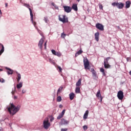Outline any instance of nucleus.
<instances>
[{
	"label": "nucleus",
	"mask_w": 131,
	"mask_h": 131,
	"mask_svg": "<svg viewBox=\"0 0 131 131\" xmlns=\"http://www.w3.org/2000/svg\"><path fill=\"white\" fill-rule=\"evenodd\" d=\"M20 108H21V105H18L16 106L14 104L10 103V105L8 107L7 109L9 113L13 116L20 110Z\"/></svg>",
	"instance_id": "f257e3e1"
},
{
	"label": "nucleus",
	"mask_w": 131,
	"mask_h": 131,
	"mask_svg": "<svg viewBox=\"0 0 131 131\" xmlns=\"http://www.w3.org/2000/svg\"><path fill=\"white\" fill-rule=\"evenodd\" d=\"M43 125L45 129H48L51 126V123L49 122V118H46L43 121Z\"/></svg>",
	"instance_id": "f03ea898"
},
{
	"label": "nucleus",
	"mask_w": 131,
	"mask_h": 131,
	"mask_svg": "<svg viewBox=\"0 0 131 131\" xmlns=\"http://www.w3.org/2000/svg\"><path fill=\"white\" fill-rule=\"evenodd\" d=\"M112 5L114 6V7H117V8H118V9H123V7H124V4L120 2V3H113L112 4Z\"/></svg>",
	"instance_id": "7ed1b4c3"
},
{
	"label": "nucleus",
	"mask_w": 131,
	"mask_h": 131,
	"mask_svg": "<svg viewBox=\"0 0 131 131\" xmlns=\"http://www.w3.org/2000/svg\"><path fill=\"white\" fill-rule=\"evenodd\" d=\"M83 63L85 69H88L89 70L90 68H89V66H90V62L87 58H84Z\"/></svg>",
	"instance_id": "20e7f679"
},
{
	"label": "nucleus",
	"mask_w": 131,
	"mask_h": 131,
	"mask_svg": "<svg viewBox=\"0 0 131 131\" xmlns=\"http://www.w3.org/2000/svg\"><path fill=\"white\" fill-rule=\"evenodd\" d=\"M59 20L62 23H67L68 22V18H66V15H62V18L59 15Z\"/></svg>",
	"instance_id": "39448f33"
},
{
	"label": "nucleus",
	"mask_w": 131,
	"mask_h": 131,
	"mask_svg": "<svg viewBox=\"0 0 131 131\" xmlns=\"http://www.w3.org/2000/svg\"><path fill=\"white\" fill-rule=\"evenodd\" d=\"M96 28L101 31H104V26L100 23H97L96 24Z\"/></svg>",
	"instance_id": "423d86ee"
},
{
	"label": "nucleus",
	"mask_w": 131,
	"mask_h": 131,
	"mask_svg": "<svg viewBox=\"0 0 131 131\" xmlns=\"http://www.w3.org/2000/svg\"><path fill=\"white\" fill-rule=\"evenodd\" d=\"M117 97L119 100H123L124 95H123V92L119 91L117 94Z\"/></svg>",
	"instance_id": "0eeeda50"
},
{
	"label": "nucleus",
	"mask_w": 131,
	"mask_h": 131,
	"mask_svg": "<svg viewBox=\"0 0 131 131\" xmlns=\"http://www.w3.org/2000/svg\"><path fill=\"white\" fill-rule=\"evenodd\" d=\"M63 9H64V12H66V13H70V12H71V11H72V8H71V7L68 6H63Z\"/></svg>",
	"instance_id": "6e6552de"
},
{
	"label": "nucleus",
	"mask_w": 131,
	"mask_h": 131,
	"mask_svg": "<svg viewBox=\"0 0 131 131\" xmlns=\"http://www.w3.org/2000/svg\"><path fill=\"white\" fill-rule=\"evenodd\" d=\"M30 13L31 16V21L32 22V24L35 26V25H36V22L33 21V13H32V10L31 9H30Z\"/></svg>",
	"instance_id": "1a4fd4ad"
},
{
	"label": "nucleus",
	"mask_w": 131,
	"mask_h": 131,
	"mask_svg": "<svg viewBox=\"0 0 131 131\" xmlns=\"http://www.w3.org/2000/svg\"><path fill=\"white\" fill-rule=\"evenodd\" d=\"M91 72L94 79L97 80L98 78V76H97V72L95 71V69H91Z\"/></svg>",
	"instance_id": "9d476101"
},
{
	"label": "nucleus",
	"mask_w": 131,
	"mask_h": 131,
	"mask_svg": "<svg viewBox=\"0 0 131 131\" xmlns=\"http://www.w3.org/2000/svg\"><path fill=\"white\" fill-rule=\"evenodd\" d=\"M43 43V39L42 38L40 39L38 44V47L39 48V49L41 50V51L42 50V44Z\"/></svg>",
	"instance_id": "9b49d317"
},
{
	"label": "nucleus",
	"mask_w": 131,
	"mask_h": 131,
	"mask_svg": "<svg viewBox=\"0 0 131 131\" xmlns=\"http://www.w3.org/2000/svg\"><path fill=\"white\" fill-rule=\"evenodd\" d=\"M5 69L7 70H8L7 71V73L8 75H11L13 74V72H14V70H12L11 69H10V68L5 67Z\"/></svg>",
	"instance_id": "f8f14e48"
},
{
	"label": "nucleus",
	"mask_w": 131,
	"mask_h": 131,
	"mask_svg": "<svg viewBox=\"0 0 131 131\" xmlns=\"http://www.w3.org/2000/svg\"><path fill=\"white\" fill-rule=\"evenodd\" d=\"M68 123H69V121L64 119H62L61 120V122H60V124L61 125H64L65 124H68Z\"/></svg>",
	"instance_id": "ddd939ff"
},
{
	"label": "nucleus",
	"mask_w": 131,
	"mask_h": 131,
	"mask_svg": "<svg viewBox=\"0 0 131 131\" xmlns=\"http://www.w3.org/2000/svg\"><path fill=\"white\" fill-rule=\"evenodd\" d=\"M0 46H1L2 48L0 50V56H2V54L5 52V47H4V45L0 43Z\"/></svg>",
	"instance_id": "4468645a"
},
{
	"label": "nucleus",
	"mask_w": 131,
	"mask_h": 131,
	"mask_svg": "<svg viewBox=\"0 0 131 131\" xmlns=\"http://www.w3.org/2000/svg\"><path fill=\"white\" fill-rule=\"evenodd\" d=\"M131 2L129 1H128L125 2V8L126 9H128L130 7Z\"/></svg>",
	"instance_id": "2eb2a0df"
},
{
	"label": "nucleus",
	"mask_w": 131,
	"mask_h": 131,
	"mask_svg": "<svg viewBox=\"0 0 131 131\" xmlns=\"http://www.w3.org/2000/svg\"><path fill=\"white\" fill-rule=\"evenodd\" d=\"M99 35H100V33H99V32H97L95 33V39L97 41H99Z\"/></svg>",
	"instance_id": "dca6fc26"
},
{
	"label": "nucleus",
	"mask_w": 131,
	"mask_h": 131,
	"mask_svg": "<svg viewBox=\"0 0 131 131\" xmlns=\"http://www.w3.org/2000/svg\"><path fill=\"white\" fill-rule=\"evenodd\" d=\"M23 86V82H20L18 84H17L16 88L18 90L21 89Z\"/></svg>",
	"instance_id": "f3484780"
},
{
	"label": "nucleus",
	"mask_w": 131,
	"mask_h": 131,
	"mask_svg": "<svg viewBox=\"0 0 131 131\" xmlns=\"http://www.w3.org/2000/svg\"><path fill=\"white\" fill-rule=\"evenodd\" d=\"M72 9L74 10V11H77L78 9L77 8V4H73L72 6Z\"/></svg>",
	"instance_id": "a211bd4d"
},
{
	"label": "nucleus",
	"mask_w": 131,
	"mask_h": 131,
	"mask_svg": "<svg viewBox=\"0 0 131 131\" xmlns=\"http://www.w3.org/2000/svg\"><path fill=\"white\" fill-rule=\"evenodd\" d=\"M104 68H105L106 69H108L109 68H110V67H111V66H110V64H109V63H104Z\"/></svg>",
	"instance_id": "6ab92c4d"
},
{
	"label": "nucleus",
	"mask_w": 131,
	"mask_h": 131,
	"mask_svg": "<svg viewBox=\"0 0 131 131\" xmlns=\"http://www.w3.org/2000/svg\"><path fill=\"white\" fill-rule=\"evenodd\" d=\"M89 116V111L87 110L85 111L84 116H83V119H86L88 118V117Z\"/></svg>",
	"instance_id": "aec40b11"
},
{
	"label": "nucleus",
	"mask_w": 131,
	"mask_h": 131,
	"mask_svg": "<svg viewBox=\"0 0 131 131\" xmlns=\"http://www.w3.org/2000/svg\"><path fill=\"white\" fill-rule=\"evenodd\" d=\"M69 96L70 100H73V99H74L75 95L74 94V93H71L69 94Z\"/></svg>",
	"instance_id": "412c9836"
},
{
	"label": "nucleus",
	"mask_w": 131,
	"mask_h": 131,
	"mask_svg": "<svg viewBox=\"0 0 131 131\" xmlns=\"http://www.w3.org/2000/svg\"><path fill=\"white\" fill-rule=\"evenodd\" d=\"M96 97L97 98H101L102 97V96L101 95V91L98 90L97 94H96Z\"/></svg>",
	"instance_id": "4be33fe9"
},
{
	"label": "nucleus",
	"mask_w": 131,
	"mask_h": 131,
	"mask_svg": "<svg viewBox=\"0 0 131 131\" xmlns=\"http://www.w3.org/2000/svg\"><path fill=\"white\" fill-rule=\"evenodd\" d=\"M80 54H82V50H80L79 51L77 52V53H76L75 57H77V56H79V55H80Z\"/></svg>",
	"instance_id": "5701e85b"
},
{
	"label": "nucleus",
	"mask_w": 131,
	"mask_h": 131,
	"mask_svg": "<svg viewBox=\"0 0 131 131\" xmlns=\"http://www.w3.org/2000/svg\"><path fill=\"white\" fill-rule=\"evenodd\" d=\"M81 84V79H79L78 81L77 82L76 85V86H80Z\"/></svg>",
	"instance_id": "b1692460"
},
{
	"label": "nucleus",
	"mask_w": 131,
	"mask_h": 131,
	"mask_svg": "<svg viewBox=\"0 0 131 131\" xmlns=\"http://www.w3.org/2000/svg\"><path fill=\"white\" fill-rule=\"evenodd\" d=\"M75 93L76 94H79L80 93V88L77 87L75 89Z\"/></svg>",
	"instance_id": "393cba45"
},
{
	"label": "nucleus",
	"mask_w": 131,
	"mask_h": 131,
	"mask_svg": "<svg viewBox=\"0 0 131 131\" xmlns=\"http://www.w3.org/2000/svg\"><path fill=\"white\" fill-rule=\"evenodd\" d=\"M62 90H63V86H60L59 88L58 89V90H57V95H58V94L61 93V92H62Z\"/></svg>",
	"instance_id": "a878e982"
},
{
	"label": "nucleus",
	"mask_w": 131,
	"mask_h": 131,
	"mask_svg": "<svg viewBox=\"0 0 131 131\" xmlns=\"http://www.w3.org/2000/svg\"><path fill=\"white\" fill-rule=\"evenodd\" d=\"M111 59V57H108L104 60V63H109L108 61Z\"/></svg>",
	"instance_id": "bb28decb"
},
{
	"label": "nucleus",
	"mask_w": 131,
	"mask_h": 131,
	"mask_svg": "<svg viewBox=\"0 0 131 131\" xmlns=\"http://www.w3.org/2000/svg\"><path fill=\"white\" fill-rule=\"evenodd\" d=\"M20 79H21V74H18V75H17V82H20Z\"/></svg>",
	"instance_id": "cd10ccee"
},
{
	"label": "nucleus",
	"mask_w": 131,
	"mask_h": 131,
	"mask_svg": "<svg viewBox=\"0 0 131 131\" xmlns=\"http://www.w3.org/2000/svg\"><path fill=\"white\" fill-rule=\"evenodd\" d=\"M24 6H25V7H26V8H28L29 11H30V9H31V8H30V6L29 5V4H24Z\"/></svg>",
	"instance_id": "c85d7f7f"
},
{
	"label": "nucleus",
	"mask_w": 131,
	"mask_h": 131,
	"mask_svg": "<svg viewBox=\"0 0 131 131\" xmlns=\"http://www.w3.org/2000/svg\"><path fill=\"white\" fill-rule=\"evenodd\" d=\"M62 101V97L61 96H58L57 98V102H61Z\"/></svg>",
	"instance_id": "c756f323"
},
{
	"label": "nucleus",
	"mask_w": 131,
	"mask_h": 131,
	"mask_svg": "<svg viewBox=\"0 0 131 131\" xmlns=\"http://www.w3.org/2000/svg\"><path fill=\"white\" fill-rule=\"evenodd\" d=\"M64 116L63 115H62V114H59L58 116H57V119H60L62 118V117H63Z\"/></svg>",
	"instance_id": "7c9ffc66"
},
{
	"label": "nucleus",
	"mask_w": 131,
	"mask_h": 131,
	"mask_svg": "<svg viewBox=\"0 0 131 131\" xmlns=\"http://www.w3.org/2000/svg\"><path fill=\"white\" fill-rule=\"evenodd\" d=\"M15 92H16V87H14V88L12 89V91L11 92L12 95H14Z\"/></svg>",
	"instance_id": "2f4dec72"
},
{
	"label": "nucleus",
	"mask_w": 131,
	"mask_h": 131,
	"mask_svg": "<svg viewBox=\"0 0 131 131\" xmlns=\"http://www.w3.org/2000/svg\"><path fill=\"white\" fill-rule=\"evenodd\" d=\"M43 20L45 21V22L46 23H48L49 22V19H48L47 17H45L44 19H43Z\"/></svg>",
	"instance_id": "473e14b6"
},
{
	"label": "nucleus",
	"mask_w": 131,
	"mask_h": 131,
	"mask_svg": "<svg viewBox=\"0 0 131 131\" xmlns=\"http://www.w3.org/2000/svg\"><path fill=\"white\" fill-rule=\"evenodd\" d=\"M55 56H57V57H61V53H60V52H56L55 53Z\"/></svg>",
	"instance_id": "72a5a7b5"
},
{
	"label": "nucleus",
	"mask_w": 131,
	"mask_h": 131,
	"mask_svg": "<svg viewBox=\"0 0 131 131\" xmlns=\"http://www.w3.org/2000/svg\"><path fill=\"white\" fill-rule=\"evenodd\" d=\"M51 52H52V54L53 55H54V56L56 55V53H57V52H56V51L55 50H54V49H52L51 50Z\"/></svg>",
	"instance_id": "f704fd0d"
},
{
	"label": "nucleus",
	"mask_w": 131,
	"mask_h": 131,
	"mask_svg": "<svg viewBox=\"0 0 131 131\" xmlns=\"http://www.w3.org/2000/svg\"><path fill=\"white\" fill-rule=\"evenodd\" d=\"M66 36V34H64V33H61V37H62V38H65Z\"/></svg>",
	"instance_id": "c9c22d12"
},
{
	"label": "nucleus",
	"mask_w": 131,
	"mask_h": 131,
	"mask_svg": "<svg viewBox=\"0 0 131 131\" xmlns=\"http://www.w3.org/2000/svg\"><path fill=\"white\" fill-rule=\"evenodd\" d=\"M57 69H59V72H62V68H61V67L58 66Z\"/></svg>",
	"instance_id": "e433bc0d"
},
{
	"label": "nucleus",
	"mask_w": 131,
	"mask_h": 131,
	"mask_svg": "<svg viewBox=\"0 0 131 131\" xmlns=\"http://www.w3.org/2000/svg\"><path fill=\"white\" fill-rule=\"evenodd\" d=\"M83 129H84V130H86V129H88V126L86 125H84L83 126Z\"/></svg>",
	"instance_id": "4c0bfd02"
},
{
	"label": "nucleus",
	"mask_w": 131,
	"mask_h": 131,
	"mask_svg": "<svg viewBox=\"0 0 131 131\" xmlns=\"http://www.w3.org/2000/svg\"><path fill=\"white\" fill-rule=\"evenodd\" d=\"M66 111V110H63L60 114L64 116V115L65 114V112Z\"/></svg>",
	"instance_id": "58836bf2"
},
{
	"label": "nucleus",
	"mask_w": 131,
	"mask_h": 131,
	"mask_svg": "<svg viewBox=\"0 0 131 131\" xmlns=\"http://www.w3.org/2000/svg\"><path fill=\"white\" fill-rule=\"evenodd\" d=\"M54 118L53 116H50V121L52 122L54 120Z\"/></svg>",
	"instance_id": "ea45409f"
},
{
	"label": "nucleus",
	"mask_w": 131,
	"mask_h": 131,
	"mask_svg": "<svg viewBox=\"0 0 131 131\" xmlns=\"http://www.w3.org/2000/svg\"><path fill=\"white\" fill-rule=\"evenodd\" d=\"M99 8L100 10H103V5L99 4Z\"/></svg>",
	"instance_id": "a19ab883"
},
{
	"label": "nucleus",
	"mask_w": 131,
	"mask_h": 131,
	"mask_svg": "<svg viewBox=\"0 0 131 131\" xmlns=\"http://www.w3.org/2000/svg\"><path fill=\"white\" fill-rule=\"evenodd\" d=\"M105 72V70L103 68H101L100 69V72Z\"/></svg>",
	"instance_id": "79ce46f5"
},
{
	"label": "nucleus",
	"mask_w": 131,
	"mask_h": 131,
	"mask_svg": "<svg viewBox=\"0 0 131 131\" xmlns=\"http://www.w3.org/2000/svg\"><path fill=\"white\" fill-rule=\"evenodd\" d=\"M21 92L22 94H25L26 93V90L23 89Z\"/></svg>",
	"instance_id": "37998d69"
},
{
	"label": "nucleus",
	"mask_w": 131,
	"mask_h": 131,
	"mask_svg": "<svg viewBox=\"0 0 131 131\" xmlns=\"http://www.w3.org/2000/svg\"><path fill=\"white\" fill-rule=\"evenodd\" d=\"M68 130V129L67 128H61V131H67Z\"/></svg>",
	"instance_id": "c03bdc74"
},
{
	"label": "nucleus",
	"mask_w": 131,
	"mask_h": 131,
	"mask_svg": "<svg viewBox=\"0 0 131 131\" xmlns=\"http://www.w3.org/2000/svg\"><path fill=\"white\" fill-rule=\"evenodd\" d=\"M126 60H127V61L128 62V61H130L131 58L130 57H127Z\"/></svg>",
	"instance_id": "a18cd8bd"
},
{
	"label": "nucleus",
	"mask_w": 131,
	"mask_h": 131,
	"mask_svg": "<svg viewBox=\"0 0 131 131\" xmlns=\"http://www.w3.org/2000/svg\"><path fill=\"white\" fill-rule=\"evenodd\" d=\"M62 107H63V105L62 104H60L59 105V108H62Z\"/></svg>",
	"instance_id": "49530a36"
},
{
	"label": "nucleus",
	"mask_w": 131,
	"mask_h": 131,
	"mask_svg": "<svg viewBox=\"0 0 131 131\" xmlns=\"http://www.w3.org/2000/svg\"><path fill=\"white\" fill-rule=\"evenodd\" d=\"M102 74L104 76H105L106 74L105 73V72H102Z\"/></svg>",
	"instance_id": "de8ad7c7"
},
{
	"label": "nucleus",
	"mask_w": 131,
	"mask_h": 131,
	"mask_svg": "<svg viewBox=\"0 0 131 131\" xmlns=\"http://www.w3.org/2000/svg\"><path fill=\"white\" fill-rule=\"evenodd\" d=\"M14 100H16V99H17V96H14Z\"/></svg>",
	"instance_id": "09e8293b"
},
{
	"label": "nucleus",
	"mask_w": 131,
	"mask_h": 131,
	"mask_svg": "<svg viewBox=\"0 0 131 131\" xmlns=\"http://www.w3.org/2000/svg\"><path fill=\"white\" fill-rule=\"evenodd\" d=\"M51 5H52V6H53V7H55V3H52L51 4Z\"/></svg>",
	"instance_id": "8fccbe9b"
},
{
	"label": "nucleus",
	"mask_w": 131,
	"mask_h": 131,
	"mask_svg": "<svg viewBox=\"0 0 131 131\" xmlns=\"http://www.w3.org/2000/svg\"><path fill=\"white\" fill-rule=\"evenodd\" d=\"M102 100H103V97H100V102H102Z\"/></svg>",
	"instance_id": "3c124183"
},
{
	"label": "nucleus",
	"mask_w": 131,
	"mask_h": 131,
	"mask_svg": "<svg viewBox=\"0 0 131 131\" xmlns=\"http://www.w3.org/2000/svg\"><path fill=\"white\" fill-rule=\"evenodd\" d=\"M5 7L7 8L8 7V3H5Z\"/></svg>",
	"instance_id": "603ef678"
},
{
	"label": "nucleus",
	"mask_w": 131,
	"mask_h": 131,
	"mask_svg": "<svg viewBox=\"0 0 131 131\" xmlns=\"http://www.w3.org/2000/svg\"><path fill=\"white\" fill-rule=\"evenodd\" d=\"M3 14V12H2V10L0 9V15H2Z\"/></svg>",
	"instance_id": "864d4df0"
},
{
	"label": "nucleus",
	"mask_w": 131,
	"mask_h": 131,
	"mask_svg": "<svg viewBox=\"0 0 131 131\" xmlns=\"http://www.w3.org/2000/svg\"><path fill=\"white\" fill-rule=\"evenodd\" d=\"M44 47H47V41L45 43Z\"/></svg>",
	"instance_id": "5fc2aeb1"
},
{
	"label": "nucleus",
	"mask_w": 131,
	"mask_h": 131,
	"mask_svg": "<svg viewBox=\"0 0 131 131\" xmlns=\"http://www.w3.org/2000/svg\"><path fill=\"white\" fill-rule=\"evenodd\" d=\"M117 29H120V27H119V26H117Z\"/></svg>",
	"instance_id": "6e6d98bb"
},
{
	"label": "nucleus",
	"mask_w": 131,
	"mask_h": 131,
	"mask_svg": "<svg viewBox=\"0 0 131 131\" xmlns=\"http://www.w3.org/2000/svg\"><path fill=\"white\" fill-rule=\"evenodd\" d=\"M0 131H3V128L0 127Z\"/></svg>",
	"instance_id": "4d7b16f0"
},
{
	"label": "nucleus",
	"mask_w": 131,
	"mask_h": 131,
	"mask_svg": "<svg viewBox=\"0 0 131 131\" xmlns=\"http://www.w3.org/2000/svg\"><path fill=\"white\" fill-rule=\"evenodd\" d=\"M2 71H3V70L2 69H0V72H2Z\"/></svg>",
	"instance_id": "13d9d810"
},
{
	"label": "nucleus",
	"mask_w": 131,
	"mask_h": 131,
	"mask_svg": "<svg viewBox=\"0 0 131 131\" xmlns=\"http://www.w3.org/2000/svg\"><path fill=\"white\" fill-rule=\"evenodd\" d=\"M16 74H17V75H18V74H20V73H18V72H16Z\"/></svg>",
	"instance_id": "bf43d9fd"
},
{
	"label": "nucleus",
	"mask_w": 131,
	"mask_h": 131,
	"mask_svg": "<svg viewBox=\"0 0 131 131\" xmlns=\"http://www.w3.org/2000/svg\"><path fill=\"white\" fill-rule=\"evenodd\" d=\"M2 83L5 82V80L3 79V81H2Z\"/></svg>",
	"instance_id": "052dcab7"
},
{
	"label": "nucleus",
	"mask_w": 131,
	"mask_h": 131,
	"mask_svg": "<svg viewBox=\"0 0 131 131\" xmlns=\"http://www.w3.org/2000/svg\"><path fill=\"white\" fill-rule=\"evenodd\" d=\"M45 49L47 50V46H45Z\"/></svg>",
	"instance_id": "680f3d73"
},
{
	"label": "nucleus",
	"mask_w": 131,
	"mask_h": 131,
	"mask_svg": "<svg viewBox=\"0 0 131 131\" xmlns=\"http://www.w3.org/2000/svg\"><path fill=\"white\" fill-rule=\"evenodd\" d=\"M78 3H79L80 2V0H77Z\"/></svg>",
	"instance_id": "e2e57ef3"
},
{
	"label": "nucleus",
	"mask_w": 131,
	"mask_h": 131,
	"mask_svg": "<svg viewBox=\"0 0 131 131\" xmlns=\"http://www.w3.org/2000/svg\"><path fill=\"white\" fill-rule=\"evenodd\" d=\"M0 82H2V80L0 79Z\"/></svg>",
	"instance_id": "0e129e2a"
},
{
	"label": "nucleus",
	"mask_w": 131,
	"mask_h": 131,
	"mask_svg": "<svg viewBox=\"0 0 131 131\" xmlns=\"http://www.w3.org/2000/svg\"><path fill=\"white\" fill-rule=\"evenodd\" d=\"M49 60H50V61H51V59H50Z\"/></svg>",
	"instance_id": "69168bd1"
}]
</instances>
